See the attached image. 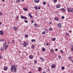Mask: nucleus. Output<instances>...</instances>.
<instances>
[{
	"label": "nucleus",
	"instance_id": "f257e3e1",
	"mask_svg": "<svg viewBox=\"0 0 73 73\" xmlns=\"http://www.w3.org/2000/svg\"><path fill=\"white\" fill-rule=\"evenodd\" d=\"M17 67V66L16 65H12L11 67V72H12L14 70V72H17L16 68Z\"/></svg>",
	"mask_w": 73,
	"mask_h": 73
},
{
	"label": "nucleus",
	"instance_id": "f03ea898",
	"mask_svg": "<svg viewBox=\"0 0 73 73\" xmlns=\"http://www.w3.org/2000/svg\"><path fill=\"white\" fill-rule=\"evenodd\" d=\"M67 10L68 12H72L73 13V9L71 8H69L68 7H67Z\"/></svg>",
	"mask_w": 73,
	"mask_h": 73
},
{
	"label": "nucleus",
	"instance_id": "7ed1b4c3",
	"mask_svg": "<svg viewBox=\"0 0 73 73\" xmlns=\"http://www.w3.org/2000/svg\"><path fill=\"white\" fill-rule=\"evenodd\" d=\"M22 45L24 47H27V44L25 43V42H24L23 43H22Z\"/></svg>",
	"mask_w": 73,
	"mask_h": 73
},
{
	"label": "nucleus",
	"instance_id": "20e7f679",
	"mask_svg": "<svg viewBox=\"0 0 73 73\" xmlns=\"http://www.w3.org/2000/svg\"><path fill=\"white\" fill-rule=\"evenodd\" d=\"M21 18L22 19H25V20H27V18L26 17H24L22 15H21Z\"/></svg>",
	"mask_w": 73,
	"mask_h": 73
},
{
	"label": "nucleus",
	"instance_id": "39448f33",
	"mask_svg": "<svg viewBox=\"0 0 73 73\" xmlns=\"http://www.w3.org/2000/svg\"><path fill=\"white\" fill-rule=\"evenodd\" d=\"M57 26L59 28H60L61 27V23H58L57 25Z\"/></svg>",
	"mask_w": 73,
	"mask_h": 73
},
{
	"label": "nucleus",
	"instance_id": "423d86ee",
	"mask_svg": "<svg viewBox=\"0 0 73 73\" xmlns=\"http://www.w3.org/2000/svg\"><path fill=\"white\" fill-rule=\"evenodd\" d=\"M51 67L52 69L53 68H56V65L54 64H52V65H51Z\"/></svg>",
	"mask_w": 73,
	"mask_h": 73
},
{
	"label": "nucleus",
	"instance_id": "0eeeda50",
	"mask_svg": "<svg viewBox=\"0 0 73 73\" xmlns=\"http://www.w3.org/2000/svg\"><path fill=\"white\" fill-rule=\"evenodd\" d=\"M34 1L35 3H38L40 2V0H34Z\"/></svg>",
	"mask_w": 73,
	"mask_h": 73
},
{
	"label": "nucleus",
	"instance_id": "6e6552de",
	"mask_svg": "<svg viewBox=\"0 0 73 73\" xmlns=\"http://www.w3.org/2000/svg\"><path fill=\"white\" fill-rule=\"evenodd\" d=\"M0 35H1V36H3V35H4V32L2 31H0Z\"/></svg>",
	"mask_w": 73,
	"mask_h": 73
},
{
	"label": "nucleus",
	"instance_id": "1a4fd4ad",
	"mask_svg": "<svg viewBox=\"0 0 73 73\" xmlns=\"http://www.w3.org/2000/svg\"><path fill=\"white\" fill-rule=\"evenodd\" d=\"M23 9L25 11H28V9L27 7L23 8Z\"/></svg>",
	"mask_w": 73,
	"mask_h": 73
},
{
	"label": "nucleus",
	"instance_id": "9d476101",
	"mask_svg": "<svg viewBox=\"0 0 73 73\" xmlns=\"http://www.w3.org/2000/svg\"><path fill=\"white\" fill-rule=\"evenodd\" d=\"M50 52L51 54H53L54 53V50L52 49H51L50 50Z\"/></svg>",
	"mask_w": 73,
	"mask_h": 73
},
{
	"label": "nucleus",
	"instance_id": "9b49d317",
	"mask_svg": "<svg viewBox=\"0 0 73 73\" xmlns=\"http://www.w3.org/2000/svg\"><path fill=\"white\" fill-rule=\"evenodd\" d=\"M29 57L30 59H33V56L32 55H31L29 56Z\"/></svg>",
	"mask_w": 73,
	"mask_h": 73
},
{
	"label": "nucleus",
	"instance_id": "f8f14e48",
	"mask_svg": "<svg viewBox=\"0 0 73 73\" xmlns=\"http://www.w3.org/2000/svg\"><path fill=\"white\" fill-rule=\"evenodd\" d=\"M8 47H9V46H8V45H6L5 48V50H7V48H8Z\"/></svg>",
	"mask_w": 73,
	"mask_h": 73
},
{
	"label": "nucleus",
	"instance_id": "ddd939ff",
	"mask_svg": "<svg viewBox=\"0 0 73 73\" xmlns=\"http://www.w3.org/2000/svg\"><path fill=\"white\" fill-rule=\"evenodd\" d=\"M14 29L15 31H17V30L18 29V28H17V27L15 26L14 27Z\"/></svg>",
	"mask_w": 73,
	"mask_h": 73
},
{
	"label": "nucleus",
	"instance_id": "4468645a",
	"mask_svg": "<svg viewBox=\"0 0 73 73\" xmlns=\"http://www.w3.org/2000/svg\"><path fill=\"white\" fill-rule=\"evenodd\" d=\"M41 70H42V68L41 67H39L38 68V71L39 72H40Z\"/></svg>",
	"mask_w": 73,
	"mask_h": 73
},
{
	"label": "nucleus",
	"instance_id": "2eb2a0df",
	"mask_svg": "<svg viewBox=\"0 0 73 73\" xmlns=\"http://www.w3.org/2000/svg\"><path fill=\"white\" fill-rule=\"evenodd\" d=\"M42 50L43 52H45V48L44 47H42Z\"/></svg>",
	"mask_w": 73,
	"mask_h": 73
},
{
	"label": "nucleus",
	"instance_id": "dca6fc26",
	"mask_svg": "<svg viewBox=\"0 0 73 73\" xmlns=\"http://www.w3.org/2000/svg\"><path fill=\"white\" fill-rule=\"evenodd\" d=\"M4 46H2L1 47V51H3V50H4Z\"/></svg>",
	"mask_w": 73,
	"mask_h": 73
},
{
	"label": "nucleus",
	"instance_id": "f3484780",
	"mask_svg": "<svg viewBox=\"0 0 73 73\" xmlns=\"http://www.w3.org/2000/svg\"><path fill=\"white\" fill-rule=\"evenodd\" d=\"M54 19L55 21H58L59 20L58 18L57 17H56L55 18H54Z\"/></svg>",
	"mask_w": 73,
	"mask_h": 73
},
{
	"label": "nucleus",
	"instance_id": "a211bd4d",
	"mask_svg": "<svg viewBox=\"0 0 73 73\" xmlns=\"http://www.w3.org/2000/svg\"><path fill=\"white\" fill-rule=\"evenodd\" d=\"M60 5H57L56 6V8H60Z\"/></svg>",
	"mask_w": 73,
	"mask_h": 73
},
{
	"label": "nucleus",
	"instance_id": "6ab92c4d",
	"mask_svg": "<svg viewBox=\"0 0 73 73\" xmlns=\"http://www.w3.org/2000/svg\"><path fill=\"white\" fill-rule=\"evenodd\" d=\"M28 15L31 18H32V15H31V13H29Z\"/></svg>",
	"mask_w": 73,
	"mask_h": 73
},
{
	"label": "nucleus",
	"instance_id": "aec40b11",
	"mask_svg": "<svg viewBox=\"0 0 73 73\" xmlns=\"http://www.w3.org/2000/svg\"><path fill=\"white\" fill-rule=\"evenodd\" d=\"M52 41H56V38H52Z\"/></svg>",
	"mask_w": 73,
	"mask_h": 73
},
{
	"label": "nucleus",
	"instance_id": "412c9836",
	"mask_svg": "<svg viewBox=\"0 0 73 73\" xmlns=\"http://www.w3.org/2000/svg\"><path fill=\"white\" fill-rule=\"evenodd\" d=\"M61 10L62 12H65V9L64 8L62 9Z\"/></svg>",
	"mask_w": 73,
	"mask_h": 73
},
{
	"label": "nucleus",
	"instance_id": "4be33fe9",
	"mask_svg": "<svg viewBox=\"0 0 73 73\" xmlns=\"http://www.w3.org/2000/svg\"><path fill=\"white\" fill-rule=\"evenodd\" d=\"M8 68H7V67H5L3 69L4 70H7Z\"/></svg>",
	"mask_w": 73,
	"mask_h": 73
},
{
	"label": "nucleus",
	"instance_id": "5701e85b",
	"mask_svg": "<svg viewBox=\"0 0 73 73\" xmlns=\"http://www.w3.org/2000/svg\"><path fill=\"white\" fill-rule=\"evenodd\" d=\"M34 63L35 64H37V60H35L34 61Z\"/></svg>",
	"mask_w": 73,
	"mask_h": 73
},
{
	"label": "nucleus",
	"instance_id": "b1692460",
	"mask_svg": "<svg viewBox=\"0 0 73 73\" xmlns=\"http://www.w3.org/2000/svg\"><path fill=\"white\" fill-rule=\"evenodd\" d=\"M34 8L35 10H37V9H38V7L37 6H35Z\"/></svg>",
	"mask_w": 73,
	"mask_h": 73
},
{
	"label": "nucleus",
	"instance_id": "393cba45",
	"mask_svg": "<svg viewBox=\"0 0 73 73\" xmlns=\"http://www.w3.org/2000/svg\"><path fill=\"white\" fill-rule=\"evenodd\" d=\"M53 30V28H50L49 29V31H52Z\"/></svg>",
	"mask_w": 73,
	"mask_h": 73
},
{
	"label": "nucleus",
	"instance_id": "a878e982",
	"mask_svg": "<svg viewBox=\"0 0 73 73\" xmlns=\"http://www.w3.org/2000/svg\"><path fill=\"white\" fill-rule=\"evenodd\" d=\"M34 25L35 27H36H36H38V25H37V24L36 23H35L34 24Z\"/></svg>",
	"mask_w": 73,
	"mask_h": 73
},
{
	"label": "nucleus",
	"instance_id": "bb28decb",
	"mask_svg": "<svg viewBox=\"0 0 73 73\" xmlns=\"http://www.w3.org/2000/svg\"><path fill=\"white\" fill-rule=\"evenodd\" d=\"M7 45V43H4L3 44V46L4 47H5V46Z\"/></svg>",
	"mask_w": 73,
	"mask_h": 73
},
{
	"label": "nucleus",
	"instance_id": "cd10ccee",
	"mask_svg": "<svg viewBox=\"0 0 73 73\" xmlns=\"http://www.w3.org/2000/svg\"><path fill=\"white\" fill-rule=\"evenodd\" d=\"M20 0H16V3H19V2H20Z\"/></svg>",
	"mask_w": 73,
	"mask_h": 73
},
{
	"label": "nucleus",
	"instance_id": "c85d7f7f",
	"mask_svg": "<svg viewBox=\"0 0 73 73\" xmlns=\"http://www.w3.org/2000/svg\"><path fill=\"white\" fill-rule=\"evenodd\" d=\"M11 42L13 44H15V41H14V40H12Z\"/></svg>",
	"mask_w": 73,
	"mask_h": 73
},
{
	"label": "nucleus",
	"instance_id": "c756f323",
	"mask_svg": "<svg viewBox=\"0 0 73 73\" xmlns=\"http://www.w3.org/2000/svg\"><path fill=\"white\" fill-rule=\"evenodd\" d=\"M31 48L32 49H33L35 48V46L33 44L31 46Z\"/></svg>",
	"mask_w": 73,
	"mask_h": 73
},
{
	"label": "nucleus",
	"instance_id": "7c9ffc66",
	"mask_svg": "<svg viewBox=\"0 0 73 73\" xmlns=\"http://www.w3.org/2000/svg\"><path fill=\"white\" fill-rule=\"evenodd\" d=\"M32 42H35L36 41V40L35 39H32L31 40Z\"/></svg>",
	"mask_w": 73,
	"mask_h": 73
},
{
	"label": "nucleus",
	"instance_id": "2f4dec72",
	"mask_svg": "<svg viewBox=\"0 0 73 73\" xmlns=\"http://www.w3.org/2000/svg\"><path fill=\"white\" fill-rule=\"evenodd\" d=\"M43 5H46V3L45 1H44L43 2Z\"/></svg>",
	"mask_w": 73,
	"mask_h": 73
},
{
	"label": "nucleus",
	"instance_id": "473e14b6",
	"mask_svg": "<svg viewBox=\"0 0 73 73\" xmlns=\"http://www.w3.org/2000/svg\"><path fill=\"white\" fill-rule=\"evenodd\" d=\"M25 37L26 38H27V37H28V35H26L25 36Z\"/></svg>",
	"mask_w": 73,
	"mask_h": 73
},
{
	"label": "nucleus",
	"instance_id": "72a5a7b5",
	"mask_svg": "<svg viewBox=\"0 0 73 73\" xmlns=\"http://www.w3.org/2000/svg\"><path fill=\"white\" fill-rule=\"evenodd\" d=\"M40 60H42V61H44V58H43L42 57H41L40 58Z\"/></svg>",
	"mask_w": 73,
	"mask_h": 73
},
{
	"label": "nucleus",
	"instance_id": "f704fd0d",
	"mask_svg": "<svg viewBox=\"0 0 73 73\" xmlns=\"http://www.w3.org/2000/svg\"><path fill=\"white\" fill-rule=\"evenodd\" d=\"M64 69H65V67H64V66L62 67V70H64Z\"/></svg>",
	"mask_w": 73,
	"mask_h": 73
},
{
	"label": "nucleus",
	"instance_id": "c9c22d12",
	"mask_svg": "<svg viewBox=\"0 0 73 73\" xmlns=\"http://www.w3.org/2000/svg\"><path fill=\"white\" fill-rule=\"evenodd\" d=\"M42 33L43 35H45V31H43L42 32Z\"/></svg>",
	"mask_w": 73,
	"mask_h": 73
},
{
	"label": "nucleus",
	"instance_id": "e433bc0d",
	"mask_svg": "<svg viewBox=\"0 0 73 73\" xmlns=\"http://www.w3.org/2000/svg\"><path fill=\"white\" fill-rule=\"evenodd\" d=\"M25 23H28V21H27V20H25Z\"/></svg>",
	"mask_w": 73,
	"mask_h": 73
},
{
	"label": "nucleus",
	"instance_id": "4c0bfd02",
	"mask_svg": "<svg viewBox=\"0 0 73 73\" xmlns=\"http://www.w3.org/2000/svg\"><path fill=\"white\" fill-rule=\"evenodd\" d=\"M4 41V39H1L0 40V41L3 42Z\"/></svg>",
	"mask_w": 73,
	"mask_h": 73
},
{
	"label": "nucleus",
	"instance_id": "58836bf2",
	"mask_svg": "<svg viewBox=\"0 0 73 73\" xmlns=\"http://www.w3.org/2000/svg\"><path fill=\"white\" fill-rule=\"evenodd\" d=\"M54 3H56L57 1V0H54Z\"/></svg>",
	"mask_w": 73,
	"mask_h": 73
},
{
	"label": "nucleus",
	"instance_id": "ea45409f",
	"mask_svg": "<svg viewBox=\"0 0 73 73\" xmlns=\"http://www.w3.org/2000/svg\"><path fill=\"white\" fill-rule=\"evenodd\" d=\"M46 45H47V46H48L49 45V44H48V43L46 42Z\"/></svg>",
	"mask_w": 73,
	"mask_h": 73
},
{
	"label": "nucleus",
	"instance_id": "a19ab883",
	"mask_svg": "<svg viewBox=\"0 0 73 73\" xmlns=\"http://www.w3.org/2000/svg\"><path fill=\"white\" fill-rule=\"evenodd\" d=\"M19 16H18L17 18H16V20H17L18 19V18H19Z\"/></svg>",
	"mask_w": 73,
	"mask_h": 73
},
{
	"label": "nucleus",
	"instance_id": "79ce46f5",
	"mask_svg": "<svg viewBox=\"0 0 73 73\" xmlns=\"http://www.w3.org/2000/svg\"><path fill=\"white\" fill-rule=\"evenodd\" d=\"M69 33H72V30H70V31H69Z\"/></svg>",
	"mask_w": 73,
	"mask_h": 73
},
{
	"label": "nucleus",
	"instance_id": "37998d69",
	"mask_svg": "<svg viewBox=\"0 0 73 73\" xmlns=\"http://www.w3.org/2000/svg\"><path fill=\"white\" fill-rule=\"evenodd\" d=\"M31 23H34V21H33V20H31Z\"/></svg>",
	"mask_w": 73,
	"mask_h": 73
},
{
	"label": "nucleus",
	"instance_id": "c03bdc74",
	"mask_svg": "<svg viewBox=\"0 0 73 73\" xmlns=\"http://www.w3.org/2000/svg\"><path fill=\"white\" fill-rule=\"evenodd\" d=\"M61 19H64V17L62 16L61 17Z\"/></svg>",
	"mask_w": 73,
	"mask_h": 73
},
{
	"label": "nucleus",
	"instance_id": "a18cd8bd",
	"mask_svg": "<svg viewBox=\"0 0 73 73\" xmlns=\"http://www.w3.org/2000/svg\"><path fill=\"white\" fill-rule=\"evenodd\" d=\"M0 15H3V14L2 13L0 12Z\"/></svg>",
	"mask_w": 73,
	"mask_h": 73
},
{
	"label": "nucleus",
	"instance_id": "49530a36",
	"mask_svg": "<svg viewBox=\"0 0 73 73\" xmlns=\"http://www.w3.org/2000/svg\"><path fill=\"white\" fill-rule=\"evenodd\" d=\"M69 35V33H66V35H67V36H68V35Z\"/></svg>",
	"mask_w": 73,
	"mask_h": 73
},
{
	"label": "nucleus",
	"instance_id": "de8ad7c7",
	"mask_svg": "<svg viewBox=\"0 0 73 73\" xmlns=\"http://www.w3.org/2000/svg\"><path fill=\"white\" fill-rule=\"evenodd\" d=\"M71 50L73 52V47H72L71 49Z\"/></svg>",
	"mask_w": 73,
	"mask_h": 73
},
{
	"label": "nucleus",
	"instance_id": "09e8293b",
	"mask_svg": "<svg viewBox=\"0 0 73 73\" xmlns=\"http://www.w3.org/2000/svg\"><path fill=\"white\" fill-rule=\"evenodd\" d=\"M58 57H59V58L60 59V58H61V56H58Z\"/></svg>",
	"mask_w": 73,
	"mask_h": 73
},
{
	"label": "nucleus",
	"instance_id": "8fccbe9b",
	"mask_svg": "<svg viewBox=\"0 0 73 73\" xmlns=\"http://www.w3.org/2000/svg\"><path fill=\"white\" fill-rule=\"evenodd\" d=\"M55 50L56 51H58V49L56 48L55 49Z\"/></svg>",
	"mask_w": 73,
	"mask_h": 73
},
{
	"label": "nucleus",
	"instance_id": "3c124183",
	"mask_svg": "<svg viewBox=\"0 0 73 73\" xmlns=\"http://www.w3.org/2000/svg\"><path fill=\"white\" fill-rule=\"evenodd\" d=\"M60 52H61V53H64V52H63V51H62V50H61Z\"/></svg>",
	"mask_w": 73,
	"mask_h": 73
},
{
	"label": "nucleus",
	"instance_id": "603ef678",
	"mask_svg": "<svg viewBox=\"0 0 73 73\" xmlns=\"http://www.w3.org/2000/svg\"><path fill=\"white\" fill-rule=\"evenodd\" d=\"M2 58V57L1 56V54H0V58Z\"/></svg>",
	"mask_w": 73,
	"mask_h": 73
},
{
	"label": "nucleus",
	"instance_id": "864d4df0",
	"mask_svg": "<svg viewBox=\"0 0 73 73\" xmlns=\"http://www.w3.org/2000/svg\"><path fill=\"white\" fill-rule=\"evenodd\" d=\"M70 61H71L72 62H73V60H72V59H71L70 60Z\"/></svg>",
	"mask_w": 73,
	"mask_h": 73
},
{
	"label": "nucleus",
	"instance_id": "5fc2aeb1",
	"mask_svg": "<svg viewBox=\"0 0 73 73\" xmlns=\"http://www.w3.org/2000/svg\"><path fill=\"white\" fill-rule=\"evenodd\" d=\"M40 8H40V7H38V9H40Z\"/></svg>",
	"mask_w": 73,
	"mask_h": 73
},
{
	"label": "nucleus",
	"instance_id": "6e6d98bb",
	"mask_svg": "<svg viewBox=\"0 0 73 73\" xmlns=\"http://www.w3.org/2000/svg\"><path fill=\"white\" fill-rule=\"evenodd\" d=\"M47 70H48V71H49V68H48L47 69Z\"/></svg>",
	"mask_w": 73,
	"mask_h": 73
},
{
	"label": "nucleus",
	"instance_id": "4d7b16f0",
	"mask_svg": "<svg viewBox=\"0 0 73 73\" xmlns=\"http://www.w3.org/2000/svg\"><path fill=\"white\" fill-rule=\"evenodd\" d=\"M72 58V57H69V59H71Z\"/></svg>",
	"mask_w": 73,
	"mask_h": 73
},
{
	"label": "nucleus",
	"instance_id": "13d9d810",
	"mask_svg": "<svg viewBox=\"0 0 73 73\" xmlns=\"http://www.w3.org/2000/svg\"><path fill=\"white\" fill-rule=\"evenodd\" d=\"M10 44V43L9 42L8 43V45H9Z\"/></svg>",
	"mask_w": 73,
	"mask_h": 73
},
{
	"label": "nucleus",
	"instance_id": "bf43d9fd",
	"mask_svg": "<svg viewBox=\"0 0 73 73\" xmlns=\"http://www.w3.org/2000/svg\"><path fill=\"white\" fill-rule=\"evenodd\" d=\"M1 21H0V25H1Z\"/></svg>",
	"mask_w": 73,
	"mask_h": 73
},
{
	"label": "nucleus",
	"instance_id": "052dcab7",
	"mask_svg": "<svg viewBox=\"0 0 73 73\" xmlns=\"http://www.w3.org/2000/svg\"><path fill=\"white\" fill-rule=\"evenodd\" d=\"M21 1H24V0H21Z\"/></svg>",
	"mask_w": 73,
	"mask_h": 73
},
{
	"label": "nucleus",
	"instance_id": "680f3d73",
	"mask_svg": "<svg viewBox=\"0 0 73 73\" xmlns=\"http://www.w3.org/2000/svg\"><path fill=\"white\" fill-rule=\"evenodd\" d=\"M29 73H32L30 71L29 72Z\"/></svg>",
	"mask_w": 73,
	"mask_h": 73
},
{
	"label": "nucleus",
	"instance_id": "e2e57ef3",
	"mask_svg": "<svg viewBox=\"0 0 73 73\" xmlns=\"http://www.w3.org/2000/svg\"><path fill=\"white\" fill-rule=\"evenodd\" d=\"M68 67H70V65H68Z\"/></svg>",
	"mask_w": 73,
	"mask_h": 73
},
{
	"label": "nucleus",
	"instance_id": "0e129e2a",
	"mask_svg": "<svg viewBox=\"0 0 73 73\" xmlns=\"http://www.w3.org/2000/svg\"><path fill=\"white\" fill-rule=\"evenodd\" d=\"M71 46H72V47H73V45H71Z\"/></svg>",
	"mask_w": 73,
	"mask_h": 73
},
{
	"label": "nucleus",
	"instance_id": "69168bd1",
	"mask_svg": "<svg viewBox=\"0 0 73 73\" xmlns=\"http://www.w3.org/2000/svg\"><path fill=\"white\" fill-rule=\"evenodd\" d=\"M52 24V23H49V24Z\"/></svg>",
	"mask_w": 73,
	"mask_h": 73
},
{
	"label": "nucleus",
	"instance_id": "338daca9",
	"mask_svg": "<svg viewBox=\"0 0 73 73\" xmlns=\"http://www.w3.org/2000/svg\"><path fill=\"white\" fill-rule=\"evenodd\" d=\"M45 73V72H43V73Z\"/></svg>",
	"mask_w": 73,
	"mask_h": 73
},
{
	"label": "nucleus",
	"instance_id": "774afa93",
	"mask_svg": "<svg viewBox=\"0 0 73 73\" xmlns=\"http://www.w3.org/2000/svg\"><path fill=\"white\" fill-rule=\"evenodd\" d=\"M45 31H47V30H45Z\"/></svg>",
	"mask_w": 73,
	"mask_h": 73
}]
</instances>
